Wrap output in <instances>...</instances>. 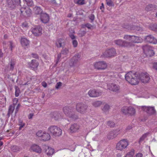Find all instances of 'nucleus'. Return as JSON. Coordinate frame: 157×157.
Here are the masks:
<instances>
[{"mask_svg":"<svg viewBox=\"0 0 157 157\" xmlns=\"http://www.w3.org/2000/svg\"><path fill=\"white\" fill-rule=\"evenodd\" d=\"M127 81L132 85H136L139 83L140 81L139 73L134 71H130L125 75Z\"/></svg>","mask_w":157,"mask_h":157,"instance_id":"f257e3e1","label":"nucleus"},{"mask_svg":"<svg viewBox=\"0 0 157 157\" xmlns=\"http://www.w3.org/2000/svg\"><path fill=\"white\" fill-rule=\"evenodd\" d=\"M74 110V108L71 106H66L63 108V112L67 116L72 119L76 120L78 118V117Z\"/></svg>","mask_w":157,"mask_h":157,"instance_id":"f03ea898","label":"nucleus"},{"mask_svg":"<svg viewBox=\"0 0 157 157\" xmlns=\"http://www.w3.org/2000/svg\"><path fill=\"white\" fill-rule=\"evenodd\" d=\"M121 113L126 116H132L136 113V110L133 107L130 106H123L121 109Z\"/></svg>","mask_w":157,"mask_h":157,"instance_id":"7ed1b4c3","label":"nucleus"},{"mask_svg":"<svg viewBox=\"0 0 157 157\" xmlns=\"http://www.w3.org/2000/svg\"><path fill=\"white\" fill-rule=\"evenodd\" d=\"M76 109L78 113L82 114H84L88 110V106L82 102L78 103L76 105Z\"/></svg>","mask_w":157,"mask_h":157,"instance_id":"20e7f679","label":"nucleus"},{"mask_svg":"<svg viewBox=\"0 0 157 157\" xmlns=\"http://www.w3.org/2000/svg\"><path fill=\"white\" fill-rule=\"evenodd\" d=\"M48 131L55 136H59L62 134V130L59 128L54 125L51 126L48 128Z\"/></svg>","mask_w":157,"mask_h":157,"instance_id":"39448f33","label":"nucleus"},{"mask_svg":"<svg viewBox=\"0 0 157 157\" xmlns=\"http://www.w3.org/2000/svg\"><path fill=\"white\" fill-rule=\"evenodd\" d=\"M36 135L37 136L40 137L42 140L44 141L49 140L51 137L48 133L41 130L38 131L37 132Z\"/></svg>","mask_w":157,"mask_h":157,"instance_id":"423d86ee","label":"nucleus"},{"mask_svg":"<svg viewBox=\"0 0 157 157\" xmlns=\"http://www.w3.org/2000/svg\"><path fill=\"white\" fill-rule=\"evenodd\" d=\"M141 109L146 112L149 116L155 115L156 111L154 107L143 106L141 107Z\"/></svg>","mask_w":157,"mask_h":157,"instance_id":"0eeeda50","label":"nucleus"},{"mask_svg":"<svg viewBox=\"0 0 157 157\" xmlns=\"http://www.w3.org/2000/svg\"><path fill=\"white\" fill-rule=\"evenodd\" d=\"M129 145V143L127 139L120 140L117 144L116 148L117 150L122 151L127 147Z\"/></svg>","mask_w":157,"mask_h":157,"instance_id":"6e6552de","label":"nucleus"},{"mask_svg":"<svg viewBox=\"0 0 157 157\" xmlns=\"http://www.w3.org/2000/svg\"><path fill=\"white\" fill-rule=\"evenodd\" d=\"M144 52L146 56L151 57L154 55L155 52L152 48L148 45H145L143 47Z\"/></svg>","mask_w":157,"mask_h":157,"instance_id":"1a4fd4ad","label":"nucleus"},{"mask_svg":"<svg viewBox=\"0 0 157 157\" xmlns=\"http://www.w3.org/2000/svg\"><path fill=\"white\" fill-rule=\"evenodd\" d=\"M122 131L121 129H120L109 132L107 134V138L109 140H112L115 138L118 134H120Z\"/></svg>","mask_w":157,"mask_h":157,"instance_id":"9d476101","label":"nucleus"},{"mask_svg":"<svg viewBox=\"0 0 157 157\" xmlns=\"http://www.w3.org/2000/svg\"><path fill=\"white\" fill-rule=\"evenodd\" d=\"M114 43L117 45L122 47H128L133 45L132 43L123 40H115Z\"/></svg>","mask_w":157,"mask_h":157,"instance_id":"9b49d317","label":"nucleus"},{"mask_svg":"<svg viewBox=\"0 0 157 157\" xmlns=\"http://www.w3.org/2000/svg\"><path fill=\"white\" fill-rule=\"evenodd\" d=\"M140 80L143 83L148 82L150 79L149 75L147 73H141L139 74Z\"/></svg>","mask_w":157,"mask_h":157,"instance_id":"f8f14e48","label":"nucleus"},{"mask_svg":"<svg viewBox=\"0 0 157 157\" xmlns=\"http://www.w3.org/2000/svg\"><path fill=\"white\" fill-rule=\"evenodd\" d=\"M88 94L90 97L96 98L101 95L102 92L95 89H91L89 91Z\"/></svg>","mask_w":157,"mask_h":157,"instance_id":"ddd939ff","label":"nucleus"},{"mask_svg":"<svg viewBox=\"0 0 157 157\" xmlns=\"http://www.w3.org/2000/svg\"><path fill=\"white\" fill-rule=\"evenodd\" d=\"M95 68L98 70H104L107 67V64L104 61L96 63L94 65Z\"/></svg>","mask_w":157,"mask_h":157,"instance_id":"4468645a","label":"nucleus"},{"mask_svg":"<svg viewBox=\"0 0 157 157\" xmlns=\"http://www.w3.org/2000/svg\"><path fill=\"white\" fill-rule=\"evenodd\" d=\"M42 29L41 27L38 26L31 29V32L34 35L36 36L40 35L42 33Z\"/></svg>","mask_w":157,"mask_h":157,"instance_id":"2eb2a0df","label":"nucleus"},{"mask_svg":"<svg viewBox=\"0 0 157 157\" xmlns=\"http://www.w3.org/2000/svg\"><path fill=\"white\" fill-rule=\"evenodd\" d=\"M116 54L115 50L114 48H111L106 51L104 54L106 57L114 56Z\"/></svg>","mask_w":157,"mask_h":157,"instance_id":"dca6fc26","label":"nucleus"},{"mask_svg":"<svg viewBox=\"0 0 157 157\" xmlns=\"http://www.w3.org/2000/svg\"><path fill=\"white\" fill-rule=\"evenodd\" d=\"M79 128V125L77 124L74 123L71 124L69 129L70 132L72 133L78 132Z\"/></svg>","mask_w":157,"mask_h":157,"instance_id":"f3484780","label":"nucleus"},{"mask_svg":"<svg viewBox=\"0 0 157 157\" xmlns=\"http://www.w3.org/2000/svg\"><path fill=\"white\" fill-rule=\"evenodd\" d=\"M80 56L79 54L75 55L73 58L70 60L69 64L71 66H74L76 65L78 61Z\"/></svg>","mask_w":157,"mask_h":157,"instance_id":"a211bd4d","label":"nucleus"},{"mask_svg":"<svg viewBox=\"0 0 157 157\" xmlns=\"http://www.w3.org/2000/svg\"><path fill=\"white\" fill-rule=\"evenodd\" d=\"M28 65L29 67L32 69H36L39 65V63L36 59H33L32 60L31 62L28 63Z\"/></svg>","mask_w":157,"mask_h":157,"instance_id":"6ab92c4d","label":"nucleus"},{"mask_svg":"<svg viewBox=\"0 0 157 157\" xmlns=\"http://www.w3.org/2000/svg\"><path fill=\"white\" fill-rule=\"evenodd\" d=\"M49 15L46 13H42L40 15V20L41 21L44 23H47L49 21Z\"/></svg>","mask_w":157,"mask_h":157,"instance_id":"aec40b11","label":"nucleus"},{"mask_svg":"<svg viewBox=\"0 0 157 157\" xmlns=\"http://www.w3.org/2000/svg\"><path fill=\"white\" fill-rule=\"evenodd\" d=\"M109 89L113 92H117L120 89L119 86L114 83H111L109 86Z\"/></svg>","mask_w":157,"mask_h":157,"instance_id":"412c9836","label":"nucleus"},{"mask_svg":"<svg viewBox=\"0 0 157 157\" xmlns=\"http://www.w3.org/2000/svg\"><path fill=\"white\" fill-rule=\"evenodd\" d=\"M45 152L48 156L52 155L54 152V149L48 146H46L44 148Z\"/></svg>","mask_w":157,"mask_h":157,"instance_id":"4be33fe9","label":"nucleus"},{"mask_svg":"<svg viewBox=\"0 0 157 157\" xmlns=\"http://www.w3.org/2000/svg\"><path fill=\"white\" fill-rule=\"evenodd\" d=\"M15 108V103H13V104L10 105L8 109V113L6 115L8 118L10 117V114L13 113V111L14 110Z\"/></svg>","mask_w":157,"mask_h":157,"instance_id":"5701e85b","label":"nucleus"},{"mask_svg":"<svg viewBox=\"0 0 157 157\" xmlns=\"http://www.w3.org/2000/svg\"><path fill=\"white\" fill-rule=\"evenodd\" d=\"M32 149L37 153H40L41 152V149L38 145L36 144L33 145L31 147Z\"/></svg>","mask_w":157,"mask_h":157,"instance_id":"b1692460","label":"nucleus"},{"mask_svg":"<svg viewBox=\"0 0 157 157\" xmlns=\"http://www.w3.org/2000/svg\"><path fill=\"white\" fill-rule=\"evenodd\" d=\"M65 44V40H57L56 42V46L58 48L63 47Z\"/></svg>","mask_w":157,"mask_h":157,"instance_id":"393cba45","label":"nucleus"},{"mask_svg":"<svg viewBox=\"0 0 157 157\" xmlns=\"http://www.w3.org/2000/svg\"><path fill=\"white\" fill-rule=\"evenodd\" d=\"M126 28L128 30H136L138 31H142L143 30L142 28L139 26H133L132 27L131 25L128 26L126 27Z\"/></svg>","mask_w":157,"mask_h":157,"instance_id":"a878e982","label":"nucleus"},{"mask_svg":"<svg viewBox=\"0 0 157 157\" xmlns=\"http://www.w3.org/2000/svg\"><path fill=\"white\" fill-rule=\"evenodd\" d=\"M51 115L52 118H54L55 120H58L61 117L60 114L57 112L52 113Z\"/></svg>","mask_w":157,"mask_h":157,"instance_id":"bb28decb","label":"nucleus"},{"mask_svg":"<svg viewBox=\"0 0 157 157\" xmlns=\"http://www.w3.org/2000/svg\"><path fill=\"white\" fill-rule=\"evenodd\" d=\"M110 109V106L107 104H105L101 108V110L103 112L105 113H108Z\"/></svg>","mask_w":157,"mask_h":157,"instance_id":"cd10ccee","label":"nucleus"},{"mask_svg":"<svg viewBox=\"0 0 157 157\" xmlns=\"http://www.w3.org/2000/svg\"><path fill=\"white\" fill-rule=\"evenodd\" d=\"M16 62L13 59H11L10 63L8 65V67L10 70L13 71Z\"/></svg>","mask_w":157,"mask_h":157,"instance_id":"c85d7f7f","label":"nucleus"},{"mask_svg":"<svg viewBox=\"0 0 157 157\" xmlns=\"http://www.w3.org/2000/svg\"><path fill=\"white\" fill-rule=\"evenodd\" d=\"M20 10L21 13H22L25 10V12L28 15V16H30L31 13V10L28 7H26V8H21Z\"/></svg>","mask_w":157,"mask_h":157,"instance_id":"c756f323","label":"nucleus"},{"mask_svg":"<svg viewBox=\"0 0 157 157\" xmlns=\"http://www.w3.org/2000/svg\"><path fill=\"white\" fill-rule=\"evenodd\" d=\"M91 125L93 127H95L98 125V121L94 119L91 118L90 119Z\"/></svg>","mask_w":157,"mask_h":157,"instance_id":"7c9ffc66","label":"nucleus"},{"mask_svg":"<svg viewBox=\"0 0 157 157\" xmlns=\"http://www.w3.org/2000/svg\"><path fill=\"white\" fill-rule=\"evenodd\" d=\"M102 101H96L93 102L92 105L95 107H98L101 106L102 104Z\"/></svg>","mask_w":157,"mask_h":157,"instance_id":"2f4dec72","label":"nucleus"},{"mask_svg":"<svg viewBox=\"0 0 157 157\" xmlns=\"http://www.w3.org/2000/svg\"><path fill=\"white\" fill-rule=\"evenodd\" d=\"M21 43L23 47H27L29 45V40H21Z\"/></svg>","mask_w":157,"mask_h":157,"instance_id":"473e14b6","label":"nucleus"},{"mask_svg":"<svg viewBox=\"0 0 157 157\" xmlns=\"http://www.w3.org/2000/svg\"><path fill=\"white\" fill-rule=\"evenodd\" d=\"M7 2L10 8L13 9L15 7V4L13 0H7Z\"/></svg>","mask_w":157,"mask_h":157,"instance_id":"72a5a7b5","label":"nucleus"},{"mask_svg":"<svg viewBox=\"0 0 157 157\" xmlns=\"http://www.w3.org/2000/svg\"><path fill=\"white\" fill-rule=\"evenodd\" d=\"M124 38L125 39H139L138 37L137 36L129 35H125Z\"/></svg>","mask_w":157,"mask_h":157,"instance_id":"f704fd0d","label":"nucleus"},{"mask_svg":"<svg viewBox=\"0 0 157 157\" xmlns=\"http://www.w3.org/2000/svg\"><path fill=\"white\" fill-rule=\"evenodd\" d=\"M11 149L13 152H17L19 151L20 147L18 146L13 145L11 147Z\"/></svg>","mask_w":157,"mask_h":157,"instance_id":"c9c22d12","label":"nucleus"},{"mask_svg":"<svg viewBox=\"0 0 157 157\" xmlns=\"http://www.w3.org/2000/svg\"><path fill=\"white\" fill-rule=\"evenodd\" d=\"M35 13L37 14H40L42 13V10L41 8L39 7H36L34 8Z\"/></svg>","mask_w":157,"mask_h":157,"instance_id":"e433bc0d","label":"nucleus"},{"mask_svg":"<svg viewBox=\"0 0 157 157\" xmlns=\"http://www.w3.org/2000/svg\"><path fill=\"white\" fill-rule=\"evenodd\" d=\"M149 132H147L146 133H145L140 138L139 143L140 144V143L142 142L147 137V136H148L149 134Z\"/></svg>","mask_w":157,"mask_h":157,"instance_id":"4c0bfd02","label":"nucleus"},{"mask_svg":"<svg viewBox=\"0 0 157 157\" xmlns=\"http://www.w3.org/2000/svg\"><path fill=\"white\" fill-rule=\"evenodd\" d=\"M74 2L79 5H82L86 4V2L85 0H74Z\"/></svg>","mask_w":157,"mask_h":157,"instance_id":"58836bf2","label":"nucleus"},{"mask_svg":"<svg viewBox=\"0 0 157 157\" xmlns=\"http://www.w3.org/2000/svg\"><path fill=\"white\" fill-rule=\"evenodd\" d=\"M18 125L20 126L19 129V130H21V129L25 125V123L23 122L21 120L19 119L18 121Z\"/></svg>","mask_w":157,"mask_h":157,"instance_id":"ea45409f","label":"nucleus"},{"mask_svg":"<svg viewBox=\"0 0 157 157\" xmlns=\"http://www.w3.org/2000/svg\"><path fill=\"white\" fill-rule=\"evenodd\" d=\"M15 92V96L16 97H17L19 96V93H20V90L19 87L17 86H14Z\"/></svg>","mask_w":157,"mask_h":157,"instance_id":"a19ab883","label":"nucleus"},{"mask_svg":"<svg viewBox=\"0 0 157 157\" xmlns=\"http://www.w3.org/2000/svg\"><path fill=\"white\" fill-rule=\"evenodd\" d=\"M149 28L151 30L157 32V25L156 24H151L150 25Z\"/></svg>","mask_w":157,"mask_h":157,"instance_id":"79ce46f5","label":"nucleus"},{"mask_svg":"<svg viewBox=\"0 0 157 157\" xmlns=\"http://www.w3.org/2000/svg\"><path fill=\"white\" fill-rule=\"evenodd\" d=\"M134 150H132L128 152L124 157H132L134 154Z\"/></svg>","mask_w":157,"mask_h":157,"instance_id":"37998d69","label":"nucleus"},{"mask_svg":"<svg viewBox=\"0 0 157 157\" xmlns=\"http://www.w3.org/2000/svg\"><path fill=\"white\" fill-rule=\"evenodd\" d=\"M29 6H32L33 5V2L32 0H23Z\"/></svg>","mask_w":157,"mask_h":157,"instance_id":"c03bdc74","label":"nucleus"},{"mask_svg":"<svg viewBox=\"0 0 157 157\" xmlns=\"http://www.w3.org/2000/svg\"><path fill=\"white\" fill-rule=\"evenodd\" d=\"M82 28H84L86 27L88 29H91L93 27V26L91 25L89 23H87L85 25H82Z\"/></svg>","mask_w":157,"mask_h":157,"instance_id":"a18cd8bd","label":"nucleus"},{"mask_svg":"<svg viewBox=\"0 0 157 157\" xmlns=\"http://www.w3.org/2000/svg\"><path fill=\"white\" fill-rule=\"evenodd\" d=\"M107 125L110 127H113L115 126V124L113 122L109 121L107 122Z\"/></svg>","mask_w":157,"mask_h":157,"instance_id":"49530a36","label":"nucleus"},{"mask_svg":"<svg viewBox=\"0 0 157 157\" xmlns=\"http://www.w3.org/2000/svg\"><path fill=\"white\" fill-rule=\"evenodd\" d=\"M153 6L152 5H149L147 6L145 10L147 11H149L151 10H152L153 9Z\"/></svg>","mask_w":157,"mask_h":157,"instance_id":"de8ad7c7","label":"nucleus"},{"mask_svg":"<svg viewBox=\"0 0 157 157\" xmlns=\"http://www.w3.org/2000/svg\"><path fill=\"white\" fill-rule=\"evenodd\" d=\"M107 5L110 6H113L114 4L111 0H106Z\"/></svg>","mask_w":157,"mask_h":157,"instance_id":"09e8293b","label":"nucleus"},{"mask_svg":"<svg viewBox=\"0 0 157 157\" xmlns=\"http://www.w3.org/2000/svg\"><path fill=\"white\" fill-rule=\"evenodd\" d=\"M68 52V50L66 48L63 49L61 52V54L66 55L67 54Z\"/></svg>","mask_w":157,"mask_h":157,"instance_id":"8fccbe9b","label":"nucleus"},{"mask_svg":"<svg viewBox=\"0 0 157 157\" xmlns=\"http://www.w3.org/2000/svg\"><path fill=\"white\" fill-rule=\"evenodd\" d=\"M62 83L60 82H59L56 83V85L55 88L56 89H59L62 86Z\"/></svg>","mask_w":157,"mask_h":157,"instance_id":"3c124183","label":"nucleus"},{"mask_svg":"<svg viewBox=\"0 0 157 157\" xmlns=\"http://www.w3.org/2000/svg\"><path fill=\"white\" fill-rule=\"evenodd\" d=\"M155 37L152 35H149L146 36L145 39H154Z\"/></svg>","mask_w":157,"mask_h":157,"instance_id":"603ef678","label":"nucleus"},{"mask_svg":"<svg viewBox=\"0 0 157 157\" xmlns=\"http://www.w3.org/2000/svg\"><path fill=\"white\" fill-rule=\"evenodd\" d=\"M20 106V105L19 103L17 104V106H16L15 112V115H16V114L18 112Z\"/></svg>","mask_w":157,"mask_h":157,"instance_id":"864d4df0","label":"nucleus"},{"mask_svg":"<svg viewBox=\"0 0 157 157\" xmlns=\"http://www.w3.org/2000/svg\"><path fill=\"white\" fill-rule=\"evenodd\" d=\"M72 44L74 47H76L78 45V42L76 40H73L72 41Z\"/></svg>","mask_w":157,"mask_h":157,"instance_id":"5fc2aeb1","label":"nucleus"},{"mask_svg":"<svg viewBox=\"0 0 157 157\" xmlns=\"http://www.w3.org/2000/svg\"><path fill=\"white\" fill-rule=\"evenodd\" d=\"M16 5H19L20 3L21 0H13Z\"/></svg>","mask_w":157,"mask_h":157,"instance_id":"6e6d98bb","label":"nucleus"},{"mask_svg":"<svg viewBox=\"0 0 157 157\" xmlns=\"http://www.w3.org/2000/svg\"><path fill=\"white\" fill-rule=\"evenodd\" d=\"M148 42L150 43L156 44L157 43V40H149Z\"/></svg>","mask_w":157,"mask_h":157,"instance_id":"4d7b16f0","label":"nucleus"},{"mask_svg":"<svg viewBox=\"0 0 157 157\" xmlns=\"http://www.w3.org/2000/svg\"><path fill=\"white\" fill-rule=\"evenodd\" d=\"M94 16L93 14H91L89 16V19L91 20L92 21H93L94 19Z\"/></svg>","mask_w":157,"mask_h":157,"instance_id":"13d9d810","label":"nucleus"},{"mask_svg":"<svg viewBox=\"0 0 157 157\" xmlns=\"http://www.w3.org/2000/svg\"><path fill=\"white\" fill-rule=\"evenodd\" d=\"M31 56L32 57H33V58H36V59H37L38 58V55L37 54H36V53H33L31 54Z\"/></svg>","mask_w":157,"mask_h":157,"instance_id":"bf43d9fd","label":"nucleus"},{"mask_svg":"<svg viewBox=\"0 0 157 157\" xmlns=\"http://www.w3.org/2000/svg\"><path fill=\"white\" fill-rule=\"evenodd\" d=\"M143 155L140 153H138L134 157H143Z\"/></svg>","mask_w":157,"mask_h":157,"instance_id":"052dcab7","label":"nucleus"},{"mask_svg":"<svg viewBox=\"0 0 157 157\" xmlns=\"http://www.w3.org/2000/svg\"><path fill=\"white\" fill-rule=\"evenodd\" d=\"M22 27L23 28H26L28 27V24L26 22H24L22 24Z\"/></svg>","mask_w":157,"mask_h":157,"instance_id":"680f3d73","label":"nucleus"},{"mask_svg":"<svg viewBox=\"0 0 157 157\" xmlns=\"http://www.w3.org/2000/svg\"><path fill=\"white\" fill-rule=\"evenodd\" d=\"M132 128V127L131 126L129 125L126 128V131H128L131 129Z\"/></svg>","mask_w":157,"mask_h":157,"instance_id":"e2e57ef3","label":"nucleus"},{"mask_svg":"<svg viewBox=\"0 0 157 157\" xmlns=\"http://www.w3.org/2000/svg\"><path fill=\"white\" fill-rule=\"evenodd\" d=\"M153 68L157 70V63H153Z\"/></svg>","mask_w":157,"mask_h":157,"instance_id":"0e129e2a","label":"nucleus"},{"mask_svg":"<svg viewBox=\"0 0 157 157\" xmlns=\"http://www.w3.org/2000/svg\"><path fill=\"white\" fill-rule=\"evenodd\" d=\"M42 86L44 87L45 88L47 86V84L45 82H43L42 83Z\"/></svg>","mask_w":157,"mask_h":157,"instance_id":"69168bd1","label":"nucleus"},{"mask_svg":"<svg viewBox=\"0 0 157 157\" xmlns=\"http://www.w3.org/2000/svg\"><path fill=\"white\" fill-rule=\"evenodd\" d=\"M70 36L71 39H74L75 38V36L74 34H71Z\"/></svg>","mask_w":157,"mask_h":157,"instance_id":"338daca9","label":"nucleus"},{"mask_svg":"<svg viewBox=\"0 0 157 157\" xmlns=\"http://www.w3.org/2000/svg\"><path fill=\"white\" fill-rule=\"evenodd\" d=\"M33 114L30 113L29 114V119H30L32 118L33 117Z\"/></svg>","mask_w":157,"mask_h":157,"instance_id":"774afa93","label":"nucleus"}]
</instances>
